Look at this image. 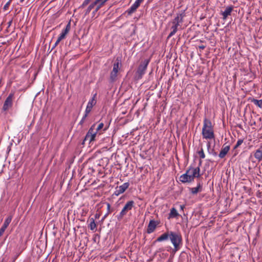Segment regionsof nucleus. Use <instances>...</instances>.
<instances>
[{
	"label": "nucleus",
	"instance_id": "f257e3e1",
	"mask_svg": "<svg viewBox=\"0 0 262 262\" xmlns=\"http://www.w3.org/2000/svg\"><path fill=\"white\" fill-rule=\"evenodd\" d=\"M202 134L203 139L206 140H212L215 139L213 125L211 121L207 118H205L203 121Z\"/></svg>",
	"mask_w": 262,
	"mask_h": 262
},
{
	"label": "nucleus",
	"instance_id": "f03ea898",
	"mask_svg": "<svg viewBox=\"0 0 262 262\" xmlns=\"http://www.w3.org/2000/svg\"><path fill=\"white\" fill-rule=\"evenodd\" d=\"M169 239L174 247V251L179 250L182 244V237L181 233L178 232L170 231Z\"/></svg>",
	"mask_w": 262,
	"mask_h": 262
},
{
	"label": "nucleus",
	"instance_id": "7ed1b4c3",
	"mask_svg": "<svg viewBox=\"0 0 262 262\" xmlns=\"http://www.w3.org/2000/svg\"><path fill=\"white\" fill-rule=\"evenodd\" d=\"M134 204L135 203L133 201H128L122 209L121 211L120 212L119 214L117 215V219L119 221L121 220L123 217L126 215L127 211L132 209Z\"/></svg>",
	"mask_w": 262,
	"mask_h": 262
},
{
	"label": "nucleus",
	"instance_id": "20e7f679",
	"mask_svg": "<svg viewBox=\"0 0 262 262\" xmlns=\"http://www.w3.org/2000/svg\"><path fill=\"white\" fill-rule=\"evenodd\" d=\"M95 126L96 124L92 125L85 137L84 141H88L89 144H90L92 142L95 140L97 136V132L94 130Z\"/></svg>",
	"mask_w": 262,
	"mask_h": 262
},
{
	"label": "nucleus",
	"instance_id": "39448f33",
	"mask_svg": "<svg viewBox=\"0 0 262 262\" xmlns=\"http://www.w3.org/2000/svg\"><path fill=\"white\" fill-rule=\"evenodd\" d=\"M96 95H97L96 93L94 94L93 97L88 102L85 111V114L82 118V121H83L84 119H85L86 118L88 114L92 111L93 107L96 104Z\"/></svg>",
	"mask_w": 262,
	"mask_h": 262
},
{
	"label": "nucleus",
	"instance_id": "423d86ee",
	"mask_svg": "<svg viewBox=\"0 0 262 262\" xmlns=\"http://www.w3.org/2000/svg\"><path fill=\"white\" fill-rule=\"evenodd\" d=\"M149 62V59H145L141 62L137 71V74L139 78H141L145 73V71Z\"/></svg>",
	"mask_w": 262,
	"mask_h": 262
},
{
	"label": "nucleus",
	"instance_id": "0eeeda50",
	"mask_svg": "<svg viewBox=\"0 0 262 262\" xmlns=\"http://www.w3.org/2000/svg\"><path fill=\"white\" fill-rule=\"evenodd\" d=\"M200 169L199 167H190L186 171V172L191 177L192 181H194L195 178H199L201 174L200 173Z\"/></svg>",
	"mask_w": 262,
	"mask_h": 262
},
{
	"label": "nucleus",
	"instance_id": "6e6552de",
	"mask_svg": "<svg viewBox=\"0 0 262 262\" xmlns=\"http://www.w3.org/2000/svg\"><path fill=\"white\" fill-rule=\"evenodd\" d=\"M120 65L121 63L119 61H117L113 64V70L110 74V79L111 81H115L116 80Z\"/></svg>",
	"mask_w": 262,
	"mask_h": 262
},
{
	"label": "nucleus",
	"instance_id": "1a4fd4ad",
	"mask_svg": "<svg viewBox=\"0 0 262 262\" xmlns=\"http://www.w3.org/2000/svg\"><path fill=\"white\" fill-rule=\"evenodd\" d=\"M14 98V94L13 93H10L8 97L6 98L3 107V109L4 111H6L8 110L10 108H11L13 104V100Z\"/></svg>",
	"mask_w": 262,
	"mask_h": 262
},
{
	"label": "nucleus",
	"instance_id": "9d476101",
	"mask_svg": "<svg viewBox=\"0 0 262 262\" xmlns=\"http://www.w3.org/2000/svg\"><path fill=\"white\" fill-rule=\"evenodd\" d=\"M185 14L184 12L182 13L178 14L177 16L174 18L172 23L173 25L179 26L180 24H182L183 21V18L185 17Z\"/></svg>",
	"mask_w": 262,
	"mask_h": 262
},
{
	"label": "nucleus",
	"instance_id": "9b49d317",
	"mask_svg": "<svg viewBox=\"0 0 262 262\" xmlns=\"http://www.w3.org/2000/svg\"><path fill=\"white\" fill-rule=\"evenodd\" d=\"M129 184L128 182L123 183L122 185L117 187L115 191V194L119 195L123 193L129 187Z\"/></svg>",
	"mask_w": 262,
	"mask_h": 262
},
{
	"label": "nucleus",
	"instance_id": "f8f14e48",
	"mask_svg": "<svg viewBox=\"0 0 262 262\" xmlns=\"http://www.w3.org/2000/svg\"><path fill=\"white\" fill-rule=\"evenodd\" d=\"M12 219V216L11 215L9 216L5 220V222L0 229V237L3 234L6 229L9 226L10 223H11Z\"/></svg>",
	"mask_w": 262,
	"mask_h": 262
},
{
	"label": "nucleus",
	"instance_id": "ddd939ff",
	"mask_svg": "<svg viewBox=\"0 0 262 262\" xmlns=\"http://www.w3.org/2000/svg\"><path fill=\"white\" fill-rule=\"evenodd\" d=\"M158 224L159 223L157 222L154 220H150L147 227V233L148 234H150L153 232L156 229Z\"/></svg>",
	"mask_w": 262,
	"mask_h": 262
},
{
	"label": "nucleus",
	"instance_id": "4468645a",
	"mask_svg": "<svg viewBox=\"0 0 262 262\" xmlns=\"http://www.w3.org/2000/svg\"><path fill=\"white\" fill-rule=\"evenodd\" d=\"M230 148V147L229 145L224 144L219 154V157L221 159L224 158L229 152Z\"/></svg>",
	"mask_w": 262,
	"mask_h": 262
},
{
	"label": "nucleus",
	"instance_id": "2eb2a0df",
	"mask_svg": "<svg viewBox=\"0 0 262 262\" xmlns=\"http://www.w3.org/2000/svg\"><path fill=\"white\" fill-rule=\"evenodd\" d=\"M142 2L143 1L141 0H136L134 4L130 7V8L127 10V12L128 14H130L134 12Z\"/></svg>",
	"mask_w": 262,
	"mask_h": 262
},
{
	"label": "nucleus",
	"instance_id": "dca6fc26",
	"mask_svg": "<svg viewBox=\"0 0 262 262\" xmlns=\"http://www.w3.org/2000/svg\"><path fill=\"white\" fill-rule=\"evenodd\" d=\"M254 157L259 162L262 161V143L254 152Z\"/></svg>",
	"mask_w": 262,
	"mask_h": 262
},
{
	"label": "nucleus",
	"instance_id": "f3484780",
	"mask_svg": "<svg viewBox=\"0 0 262 262\" xmlns=\"http://www.w3.org/2000/svg\"><path fill=\"white\" fill-rule=\"evenodd\" d=\"M179 180L183 183H191L192 182L191 177L188 176L186 172L180 177Z\"/></svg>",
	"mask_w": 262,
	"mask_h": 262
},
{
	"label": "nucleus",
	"instance_id": "a211bd4d",
	"mask_svg": "<svg viewBox=\"0 0 262 262\" xmlns=\"http://www.w3.org/2000/svg\"><path fill=\"white\" fill-rule=\"evenodd\" d=\"M233 9V7L232 6H228L226 8V9L224 11L222 12V15L223 16V19L224 20L226 19L227 17L231 15V13Z\"/></svg>",
	"mask_w": 262,
	"mask_h": 262
},
{
	"label": "nucleus",
	"instance_id": "6ab92c4d",
	"mask_svg": "<svg viewBox=\"0 0 262 262\" xmlns=\"http://www.w3.org/2000/svg\"><path fill=\"white\" fill-rule=\"evenodd\" d=\"M71 29V24L70 22H69L66 26V28L62 30L61 33L59 35V36L60 37V38L64 39L66 36V35L68 33V32L70 31Z\"/></svg>",
	"mask_w": 262,
	"mask_h": 262
},
{
	"label": "nucleus",
	"instance_id": "aec40b11",
	"mask_svg": "<svg viewBox=\"0 0 262 262\" xmlns=\"http://www.w3.org/2000/svg\"><path fill=\"white\" fill-rule=\"evenodd\" d=\"M169 235L170 231L166 232L159 236L155 242H161L164 241H166L168 239V238H169Z\"/></svg>",
	"mask_w": 262,
	"mask_h": 262
},
{
	"label": "nucleus",
	"instance_id": "412c9836",
	"mask_svg": "<svg viewBox=\"0 0 262 262\" xmlns=\"http://www.w3.org/2000/svg\"><path fill=\"white\" fill-rule=\"evenodd\" d=\"M190 190L191 191V192L192 194H196L199 192H200L202 191V185L200 184V183H199L198 184L197 187L191 188H190Z\"/></svg>",
	"mask_w": 262,
	"mask_h": 262
},
{
	"label": "nucleus",
	"instance_id": "4be33fe9",
	"mask_svg": "<svg viewBox=\"0 0 262 262\" xmlns=\"http://www.w3.org/2000/svg\"><path fill=\"white\" fill-rule=\"evenodd\" d=\"M179 215L177 210L174 208H172L169 214V219L174 218Z\"/></svg>",
	"mask_w": 262,
	"mask_h": 262
},
{
	"label": "nucleus",
	"instance_id": "5701e85b",
	"mask_svg": "<svg viewBox=\"0 0 262 262\" xmlns=\"http://www.w3.org/2000/svg\"><path fill=\"white\" fill-rule=\"evenodd\" d=\"M97 4L96 3V2L94 1L93 3H92L87 8V9L85 10V14L84 15H88L90 12L94 8V7H95V5H97Z\"/></svg>",
	"mask_w": 262,
	"mask_h": 262
},
{
	"label": "nucleus",
	"instance_id": "b1692460",
	"mask_svg": "<svg viewBox=\"0 0 262 262\" xmlns=\"http://www.w3.org/2000/svg\"><path fill=\"white\" fill-rule=\"evenodd\" d=\"M178 26H174L173 25V26L171 28L172 31L168 35V38H170L171 37H172L173 35H174L175 34V33L178 31Z\"/></svg>",
	"mask_w": 262,
	"mask_h": 262
},
{
	"label": "nucleus",
	"instance_id": "393cba45",
	"mask_svg": "<svg viewBox=\"0 0 262 262\" xmlns=\"http://www.w3.org/2000/svg\"><path fill=\"white\" fill-rule=\"evenodd\" d=\"M89 227L92 230H94L96 228V224L93 218H91L90 219V223L89 225Z\"/></svg>",
	"mask_w": 262,
	"mask_h": 262
},
{
	"label": "nucleus",
	"instance_id": "a878e982",
	"mask_svg": "<svg viewBox=\"0 0 262 262\" xmlns=\"http://www.w3.org/2000/svg\"><path fill=\"white\" fill-rule=\"evenodd\" d=\"M106 205L107 206L108 212H106L104 214V215L103 216V217L102 219V221L104 220L107 217V216L111 213V212L112 211L111 210V206L110 204L107 203H106Z\"/></svg>",
	"mask_w": 262,
	"mask_h": 262
},
{
	"label": "nucleus",
	"instance_id": "bb28decb",
	"mask_svg": "<svg viewBox=\"0 0 262 262\" xmlns=\"http://www.w3.org/2000/svg\"><path fill=\"white\" fill-rule=\"evenodd\" d=\"M252 102L256 105L258 106L260 108L262 107V100H257L253 99L252 100Z\"/></svg>",
	"mask_w": 262,
	"mask_h": 262
},
{
	"label": "nucleus",
	"instance_id": "cd10ccee",
	"mask_svg": "<svg viewBox=\"0 0 262 262\" xmlns=\"http://www.w3.org/2000/svg\"><path fill=\"white\" fill-rule=\"evenodd\" d=\"M104 126V124L103 123H99L98 126H97V127L95 128V132H97V134L98 133V132H99L101 129L103 128Z\"/></svg>",
	"mask_w": 262,
	"mask_h": 262
},
{
	"label": "nucleus",
	"instance_id": "c85d7f7f",
	"mask_svg": "<svg viewBox=\"0 0 262 262\" xmlns=\"http://www.w3.org/2000/svg\"><path fill=\"white\" fill-rule=\"evenodd\" d=\"M103 6V5H101L100 3H98L95 5L96 8L95 10L93 12V15H95V13Z\"/></svg>",
	"mask_w": 262,
	"mask_h": 262
},
{
	"label": "nucleus",
	"instance_id": "c756f323",
	"mask_svg": "<svg viewBox=\"0 0 262 262\" xmlns=\"http://www.w3.org/2000/svg\"><path fill=\"white\" fill-rule=\"evenodd\" d=\"M91 1V0H84L82 5L80 6V8H84Z\"/></svg>",
	"mask_w": 262,
	"mask_h": 262
},
{
	"label": "nucleus",
	"instance_id": "7c9ffc66",
	"mask_svg": "<svg viewBox=\"0 0 262 262\" xmlns=\"http://www.w3.org/2000/svg\"><path fill=\"white\" fill-rule=\"evenodd\" d=\"M198 154L199 155L200 158L201 159H204L205 157V155L203 149L202 148L201 150L198 152Z\"/></svg>",
	"mask_w": 262,
	"mask_h": 262
},
{
	"label": "nucleus",
	"instance_id": "2f4dec72",
	"mask_svg": "<svg viewBox=\"0 0 262 262\" xmlns=\"http://www.w3.org/2000/svg\"><path fill=\"white\" fill-rule=\"evenodd\" d=\"M243 140L239 139L237 141L235 145L234 146V148L235 149V148H237V147H238L243 143Z\"/></svg>",
	"mask_w": 262,
	"mask_h": 262
},
{
	"label": "nucleus",
	"instance_id": "473e14b6",
	"mask_svg": "<svg viewBox=\"0 0 262 262\" xmlns=\"http://www.w3.org/2000/svg\"><path fill=\"white\" fill-rule=\"evenodd\" d=\"M108 1V0H95V2H96L97 4L100 3L101 5H104L105 3Z\"/></svg>",
	"mask_w": 262,
	"mask_h": 262
},
{
	"label": "nucleus",
	"instance_id": "72a5a7b5",
	"mask_svg": "<svg viewBox=\"0 0 262 262\" xmlns=\"http://www.w3.org/2000/svg\"><path fill=\"white\" fill-rule=\"evenodd\" d=\"M12 0H9L4 6V9L6 10L9 7Z\"/></svg>",
	"mask_w": 262,
	"mask_h": 262
},
{
	"label": "nucleus",
	"instance_id": "f704fd0d",
	"mask_svg": "<svg viewBox=\"0 0 262 262\" xmlns=\"http://www.w3.org/2000/svg\"><path fill=\"white\" fill-rule=\"evenodd\" d=\"M199 48L201 50H203L205 48V46L204 45H201L199 46Z\"/></svg>",
	"mask_w": 262,
	"mask_h": 262
},
{
	"label": "nucleus",
	"instance_id": "c9c22d12",
	"mask_svg": "<svg viewBox=\"0 0 262 262\" xmlns=\"http://www.w3.org/2000/svg\"><path fill=\"white\" fill-rule=\"evenodd\" d=\"M207 147L208 149H209L210 147V143L209 142H208L207 143Z\"/></svg>",
	"mask_w": 262,
	"mask_h": 262
},
{
	"label": "nucleus",
	"instance_id": "e433bc0d",
	"mask_svg": "<svg viewBox=\"0 0 262 262\" xmlns=\"http://www.w3.org/2000/svg\"><path fill=\"white\" fill-rule=\"evenodd\" d=\"M62 39H62V38H60V36H59V37H58V38H57V40H59V41H60L61 40H62Z\"/></svg>",
	"mask_w": 262,
	"mask_h": 262
},
{
	"label": "nucleus",
	"instance_id": "4c0bfd02",
	"mask_svg": "<svg viewBox=\"0 0 262 262\" xmlns=\"http://www.w3.org/2000/svg\"><path fill=\"white\" fill-rule=\"evenodd\" d=\"M212 155L214 156H216L217 155V153L216 152H213L212 153Z\"/></svg>",
	"mask_w": 262,
	"mask_h": 262
},
{
	"label": "nucleus",
	"instance_id": "58836bf2",
	"mask_svg": "<svg viewBox=\"0 0 262 262\" xmlns=\"http://www.w3.org/2000/svg\"><path fill=\"white\" fill-rule=\"evenodd\" d=\"M55 42H56V45H58L60 42V41H59L57 39V40Z\"/></svg>",
	"mask_w": 262,
	"mask_h": 262
},
{
	"label": "nucleus",
	"instance_id": "ea45409f",
	"mask_svg": "<svg viewBox=\"0 0 262 262\" xmlns=\"http://www.w3.org/2000/svg\"><path fill=\"white\" fill-rule=\"evenodd\" d=\"M180 207H181V209L182 210H183V208H184V206L183 205H181V206H180Z\"/></svg>",
	"mask_w": 262,
	"mask_h": 262
},
{
	"label": "nucleus",
	"instance_id": "a19ab883",
	"mask_svg": "<svg viewBox=\"0 0 262 262\" xmlns=\"http://www.w3.org/2000/svg\"><path fill=\"white\" fill-rule=\"evenodd\" d=\"M58 45H56V42L55 43L54 46H53V48L55 47L56 46H57Z\"/></svg>",
	"mask_w": 262,
	"mask_h": 262
},
{
	"label": "nucleus",
	"instance_id": "79ce46f5",
	"mask_svg": "<svg viewBox=\"0 0 262 262\" xmlns=\"http://www.w3.org/2000/svg\"><path fill=\"white\" fill-rule=\"evenodd\" d=\"M25 0H20V3H23Z\"/></svg>",
	"mask_w": 262,
	"mask_h": 262
},
{
	"label": "nucleus",
	"instance_id": "37998d69",
	"mask_svg": "<svg viewBox=\"0 0 262 262\" xmlns=\"http://www.w3.org/2000/svg\"><path fill=\"white\" fill-rule=\"evenodd\" d=\"M84 120H85V119H84L83 121H82V120H81V121H80V123L83 122L84 121Z\"/></svg>",
	"mask_w": 262,
	"mask_h": 262
},
{
	"label": "nucleus",
	"instance_id": "c03bdc74",
	"mask_svg": "<svg viewBox=\"0 0 262 262\" xmlns=\"http://www.w3.org/2000/svg\"><path fill=\"white\" fill-rule=\"evenodd\" d=\"M106 212H108V209L107 208V211H106Z\"/></svg>",
	"mask_w": 262,
	"mask_h": 262
},
{
	"label": "nucleus",
	"instance_id": "a18cd8bd",
	"mask_svg": "<svg viewBox=\"0 0 262 262\" xmlns=\"http://www.w3.org/2000/svg\"><path fill=\"white\" fill-rule=\"evenodd\" d=\"M167 262H170V261H169V260H168Z\"/></svg>",
	"mask_w": 262,
	"mask_h": 262
}]
</instances>
